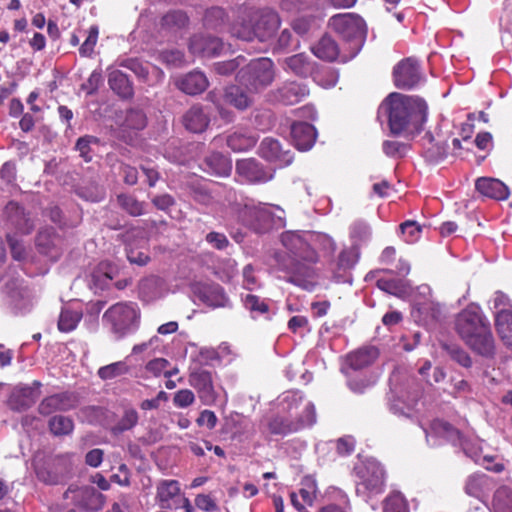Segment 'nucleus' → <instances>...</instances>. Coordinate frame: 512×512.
Masks as SVG:
<instances>
[{
	"label": "nucleus",
	"instance_id": "obj_1",
	"mask_svg": "<svg viewBox=\"0 0 512 512\" xmlns=\"http://www.w3.org/2000/svg\"><path fill=\"white\" fill-rule=\"evenodd\" d=\"M380 110L388 115L389 128L394 135H414L427 119V104L423 99L396 92L384 100Z\"/></svg>",
	"mask_w": 512,
	"mask_h": 512
},
{
	"label": "nucleus",
	"instance_id": "obj_2",
	"mask_svg": "<svg viewBox=\"0 0 512 512\" xmlns=\"http://www.w3.org/2000/svg\"><path fill=\"white\" fill-rule=\"evenodd\" d=\"M281 242L289 253L288 260L283 263V269L289 274L288 281L303 289L312 290L315 286L312 264L318 260L316 251L298 232L283 233Z\"/></svg>",
	"mask_w": 512,
	"mask_h": 512
},
{
	"label": "nucleus",
	"instance_id": "obj_3",
	"mask_svg": "<svg viewBox=\"0 0 512 512\" xmlns=\"http://www.w3.org/2000/svg\"><path fill=\"white\" fill-rule=\"evenodd\" d=\"M456 330L465 343L478 354H494V338L490 323L477 304L468 305L456 318Z\"/></svg>",
	"mask_w": 512,
	"mask_h": 512
},
{
	"label": "nucleus",
	"instance_id": "obj_4",
	"mask_svg": "<svg viewBox=\"0 0 512 512\" xmlns=\"http://www.w3.org/2000/svg\"><path fill=\"white\" fill-rule=\"evenodd\" d=\"M272 209L284 214V211L278 206H271L263 203L256 205L252 202H247L240 210L239 218L246 226L258 233H263L273 226H284L283 217L275 214Z\"/></svg>",
	"mask_w": 512,
	"mask_h": 512
},
{
	"label": "nucleus",
	"instance_id": "obj_5",
	"mask_svg": "<svg viewBox=\"0 0 512 512\" xmlns=\"http://www.w3.org/2000/svg\"><path fill=\"white\" fill-rule=\"evenodd\" d=\"M103 320L118 338H122L138 328L140 311L135 303H117L104 313Z\"/></svg>",
	"mask_w": 512,
	"mask_h": 512
},
{
	"label": "nucleus",
	"instance_id": "obj_6",
	"mask_svg": "<svg viewBox=\"0 0 512 512\" xmlns=\"http://www.w3.org/2000/svg\"><path fill=\"white\" fill-rule=\"evenodd\" d=\"M237 77L247 89L259 92L273 82L274 64L269 58L253 59L239 71Z\"/></svg>",
	"mask_w": 512,
	"mask_h": 512
},
{
	"label": "nucleus",
	"instance_id": "obj_7",
	"mask_svg": "<svg viewBox=\"0 0 512 512\" xmlns=\"http://www.w3.org/2000/svg\"><path fill=\"white\" fill-rule=\"evenodd\" d=\"M329 25L344 40L350 42L353 56L356 55L366 37L364 20L356 14L343 13L331 17Z\"/></svg>",
	"mask_w": 512,
	"mask_h": 512
},
{
	"label": "nucleus",
	"instance_id": "obj_8",
	"mask_svg": "<svg viewBox=\"0 0 512 512\" xmlns=\"http://www.w3.org/2000/svg\"><path fill=\"white\" fill-rule=\"evenodd\" d=\"M303 412L305 416H300L295 419L289 415H276L268 422L269 432L271 434L285 436L290 433L298 432L305 427L312 426L316 422L314 404L306 403L303 406Z\"/></svg>",
	"mask_w": 512,
	"mask_h": 512
},
{
	"label": "nucleus",
	"instance_id": "obj_9",
	"mask_svg": "<svg viewBox=\"0 0 512 512\" xmlns=\"http://www.w3.org/2000/svg\"><path fill=\"white\" fill-rule=\"evenodd\" d=\"M64 497L71 498L72 503L86 512H97L105 504L106 497L94 487H73L70 486L64 493Z\"/></svg>",
	"mask_w": 512,
	"mask_h": 512
},
{
	"label": "nucleus",
	"instance_id": "obj_10",
	"mask_svg": "<svg viewBox=\"0 0 512 512\" xmlns=\"http://www.w3.org/2000/svg\"><path fill=\"white\" fill-rule=\"evenodd\" d=\"M253 22L255 40L262 43L267 42L275 35L281 23L279 15L269 8L253 9Z\"/></svg>",
	"mask_w": 512,
	"mask_h": 512
},
{
	"label": "nucleus",
	"instance_id": "obj_11",
	"mask_svg": "<svg viewBox=\"0 0 512 512\" xmlns=\"http://www.w3.org/2000/svg\"><path fill=\"white\" fill-rule=\"evenodd\" d=\"M235 171L240 181L252 184L268 182L274 176L272 169L264 167L254 158L238 160Z\"/></svg>",
	"mask_w": 512,
	"mask_h": 512
},
{
	"label": "nucleus",
	"instance_id": "obj_12",
	"mask_svg": "<svg viewBox=\"0 0 512 512\" xmlns=\"http://www.w3.org/2000/svg\"><path fill=\"white\" fill-rule=\"evenodd\" d=\"M394 84L400 89H412L423 79L419 63L414 58L399 62L393 70Z\"/></svg>",
	"mask_w": 512,
	"mask_h": 512
},
{
	"label": "nucleus",
	"instance_id": "obj_13",
	"mask_svg": "<svg viewBox=\"0 0 512 512\" xmlns=\"http://www.w3.org/2000/svg\"><path fill=\"white\" fill-rule=\"evenodd\" d=\"M189 384L196 389L198 397L204 405H214L217 401V392L213 385L211 372L205 369H196L189 375Z\"/></svg>",
	"mask_w": 512,
	"mask_h": 512
},
{
	"label": "nucleus",
	"instance_id": "obj_14",
	"mask_svg": "<svg viewBox=\"0 0 512 512\" xmlns=\"http://www.w3.org/2000/svg\"><path fill=\"white\" fill-rule=\"evenodd\" d=\"M258 154L267 161L285 167L292 163L293 154L290 150H283L280 142L274 138H264L258 148Z\"/></svg>",
	"mask_w": 512,
	"mask_h": 512
},
{
	"label": "nucleus",
	"instance_id": "obj_15",
	"mask_svg": "<svg viewBox=\"0 0 512 512\" xmlns=\"http://www.w3.org/2000/svg\"><path fill=\"white\" fill-rule=\"evenodd\" d=\"M6 221L22 234H29L34 229V221L15 201L7 203L3 210Z\"/></svg>",
	"mask_w": 512,
	"mask_h": 512
},
{
	"label": "nucleus",
	"instance_id": "obj_16",
	"mask_svg": "<svg viewBox=\"0 0 512 512\" xmlns=\"http://www.w3.org/2000/svg\"><path fill=\"white\" fill-rule=\"evenodd\" d=\"M384 476V469L380 463L368 461L363 471H361V482L359 485L370 493L378 494L383 491Z\"/></svg>",
	"mask_w": 512,
	"mask_h": 512
},
{
	"label": "nucleus",
	"instance_id": "obj_17",
	"mask_svg": "<svg viewBox=\"0 0 512 512\" xmlns=\"http://www.w3.org/2000/svg\"><path fill=\"white\" fill-rule=\"evenodd\" d=\"M253 30V9L245 8L240 10L230 26L231 35L242 41L252 42L255 40Z\"/></svg>",
	"mask_w": 512,
	"mask_h": 512
},
{
	"label": "nucleus",
	"instance_id": "obj_18",
	"mask_svg": "<svg viewBox=\"0 0 512 512\" xmlns=\"http://www.w3.org/2000/svg\"><path fill=\"white\" fill-rule=\"evenodd\" d=\"M424 431L426 433L427 442L431 446L439 445L440 439L453 443H456L458 440H460L459 431L448 422L439 419L433 420L430 423L429 428L424 429Z\"/></svg>",
	"mask_w": 512,
	"mask_h": 512
},
{
	"label": "nucleus",
	"instance_id": "obj_19",
	"mask_svg": "<svg viewBox=\"0 0 512 512\" xmlns=\"http://www.w3.org/2000/svg\"><path fill=\"white\" fill-rule=\"evenodd\" d=\"M189 49L195 55L212 57L221 53L224 49V44L217 37L195 35L190 40Z\"/></svg>",
	"mask_w": 512,
	"mask_h": 512
},
{
	"label": "nucleus",
	"instance_id": "obj_20",
	"mask_svg": "<svg viewBox=\"0 0 512 512\" xmlns=\"http://www.w3.org/2000/svg\"><path fill=\"white\" fill-rule=\"evenodd\" d=\"M175 86L185 94L197 95L202 93L208 87V79L200 71H192L185 75L176 77Z\"/></svg>",
	"mask_w": 512,
	"mask_h": 512
},
{
	"label": "nucleus",
	"instance_id": "obj_21",
	"mask_svg": "<svg viewBox=\"0 0 512 512\" xmlns=\"http://www.w3.org/2000/svg\"><path fill=\"white\" fill-rule=\"evenodd\" d=\"M314 126L306 122H295L291 126V137L295 147L300 151L312 148L316 140Z\"/></svg>",
	"mask_w": 512,
	"mask_h": 512
},
{
	"label": "nucleus",
	"instance_id": "obj_22",
	"mask_svg": "<svg viewBox=\"0 0 512 512\" xmlns=\"http://www.w3.org/2000/svg\"><path fill=\"white\" fill-rule=\"evenodd\" d=\"M424 153L429 161L437 162L443 159L447 154L446 139L437 132L435 135L426 132L422 137Z\"/></svg>",
	"mask_w": 512,
	"mask_h": 512
},
{
	"label": "nucleus",
	"instance_id": "obj_23",
	"mask_svg": "<svg viewBox=\"0 0 512 512\" xmlns=\"http://www.w3.org/2000/svg\"><path fill=\"white\" fill-rule=\"evenodd\" d=\"M76 405L72 394L60 393L46 397L39 404L38 410L42 415H49L56 411H68Z\"/></svg>",
	"mask_w": 512,
	"mask_h": 512
},
{
	"label": "nucleus",
	"instance_id": "obj_24",
	"mask_svg": "<svg viewBox=\"0 0 512 512\" xmlns=\"http://www.w3.org/2000/svg\"><path fill=\"white\" fill-rule=\"evenodd\" d=\"M308 94L309 89L305 84L287 82L275 92V99L285 105H294L302 101Z\"/></svg>",
	"mask_w": 512,
	"mask_h": 512
},
{
	"label": "nucleus",
	"instance_id": "obj_25",
	"mask_svg": "<svg viewBox=\"0 0 512 512\" xmlns=\"http://www.w3.org/2000/svg\"><path fill=\"white\" fill-rule=\"evenodd\" d=\"M62 239L52 228L40 231L36 238L38 250L52 259H57L62 250Z\"/></svg>",
	"mask_w": 512,
	"mask_h": 512
},
{
	"label": "nucleus",
	"instance_id": "obj_26",
	"mask_svg": "<svg viewBox=\"0 0 512 512\" xmlns=\"http://www.w3.org/2000/svg\"><path fill=\"white\" fill-rule=\"evenodd\" d=\"M200 300L213 308L230 306L229 298L218 284H206L198 287Z\"/></svg>",
	"mask_w": 512,
	"mask_h": 512
},
{
	"label": "nucleus",
	"instance_id": "obj_27",
	"mask_svg": "<svg viewBox=\"0 0 512 512\" xmlns=\"http://www.w3.org/2000/svg\"><path fill=\"white\" fill-rule=\"evenodd\" d=\"M306 403L311 402L306 401L303 394L299 391H287L279 397L280 409L290 417H294V419L300 416H305L303 406Z\"/></svg>",
	"mask_w": 512,
	"mask_h": 512
},
{
	"label": "nucleus",
	"instance_id": "obj_28",
	"mask_svg": "<svg viewBox=\"0 0 512 512\" xmlns=\"http://www.w3.org/2000/svg\"><path fill=\"white\" fill-rule=\"evenodd\" d=\"M476 189L482 195L496 200H505L509 196L508 187L495 178H479L476 181Z\"/></svg>",
	"mask_w": 512,
	"mask_h": 512
},
{
	"label": "nucleus",
	"instance_id": "obj_29",
	"mask_svg": "<svg viewBox=\"0 0 512 512\" xmlns=\"http://www.w3.org/2000/svg\"><path fill=\"white\" fill-rule=\"evenodd\" d=\"M164 294L165 282L158 276H148L139 283V295L146 302L157 300Z\"/></svg>",
	"mask_w": 512,
	"mask_h": 512
},
{
	"label": "nucleus",
	"instance_id": "obj_30",
	"mask_svg": "<svg viewBox=\"0 0 512 512\" xmlns=\"http://www.w3.org/2000/svg\"><path fill=\"white\" fill-rule=\"evenodd\" d=\"M182 122L190 132L201 133L208 127L210 119L200 105H194L183 115Z\"/></svg>",
	"mask_w": 512,
	"mask_h": 512
},
{
	"label": "nucleus",
	"instance_id": "obj_31",
	"mask_svg": "<svg viewBox=\"0 0 512 512\" xmlns=\"http://www.w3.org/2000/svg\"><path fill=\"white\" fill-rule=\"evenodd\" d=\"M283 69L297 76L307 77L314 70V62L306 54L299 53L285 58Z\"/></svg>",
	"mask_w": 512,
	"mask_h": 512
},
{
	"label": "nucleus",
	"instance_id": "obj_32",
	"mask_svg": "<svg viewBox=\"0 0 512 512\" xmlns=\"http://www.w3.org/2000/svg\"><path fill=\"white\" fill-rule=\"evenodd\" d=\"M256 136L246 129H239L227 136L226 143L234 152H245L253 148Z\"/></svg>",
	"mask_w": 512,
	"mask_h": 512
},
{
	"label": "nucleus",
	"instance_id": "obj_33",
	"mask_svg": "<svg viewBox=\"0 0 512 512\" xmlns=\"http://www.w3.org/2000/svg\"><path fill=\"white\" fill-rule=\"evenodd\" d=\"M204 170L217 176H228L232 170L231 160L221 153H211L205 157Z\"/></svg>",
	"mask_w": 512,
	"mask_h": 512
},
{
	"label": "nucleus",
	"instance_id": "obj_34",
	"mask_svg": "<svg viewBox=\"0 0 512 512\" xmlns=\"http://www.w3.org/2000/svg\"><path fill=\"white\" fill-rule=\"evenodd\" d=\"M378 355L379 351L376 347L367 346L349 354L347 362L352 369L360 370L371 365L378 358Z\"/></svg>",
	"mask_w": 512,
	"mask_h": 512
},
{
	"label": "nucleus",
	"instance_id": "obj_35",
	"mask_svg": "<svg viewBox=\"0 0 512 512\" xmlns=\"http://www.w3.org/2000/svg\"><path fill=\"white\" fill-rule=\"evenodd\" d=\"M156 489V500L163 509H170V501L180 494V485L176 480H162Z\"/></svg>",
	"mask_w": 512,
	"mask_h": 512
},
{
	"label": "nucleus",
	"instance_id": "obj_36",
	"mask_svg": "<svg viewBox=\"0 0 512 512\" xmlns=\"http://www.w3.org/2000/svg\"><path fill=\"white\" fill-rule=\"evenodd\" d=\"M313 54L324 61H334L339 57V47L330 36H323L313 47Z\"/></svg>",
	"mask_w": 512,
	"mask_h": 512
},
{
	"label": "nucleus",
	"instance_id": "obj_37",
	"mask_svg": "<svg viewBox=\"0 0 512 512\" xmlns=\"http://www.w3.org/2000/svg\"><path fill=\"white\" fill-rule=\"evenodd\" d=\"M495 327L504 345L512 349V312H496Z\"/></svg>",
	"mask_w": 512,
	"mask_h": 512
},
{
	"label": "nucleus",
	"instance_id": "obj_38",
	"mask_svg": "<svg viewBox=\"0 0 512 512\" xmlns=\"http://www.w3.org/2000/svg\"><path fill=\"white\" fill-rule=\"evenodd\" d=\"M39 382H34L33 386H24L19 388L12 396V401L16 402L17 409H27L32 406L39 397Z\"/></svg>",
	"mask_w": 512,
	"mask_h": 512
},
{
	"label": "nucleus",
	"instance_id": "obj_39",
	"mask_svg": "<svg viewBox=\"0 0 512 512\" xmlns=\"http://www.w3.org/2000/svg\"><path fill=\"white\" fill-rule=\"evenodd\" d=\"M108 84L122 98H129L133 95V88L128 77L120 70L109 72Z\"/></svg>",
	"mask_w": 512,
	"mask_h": 512
},
{
	"label": "nucleus",
	"instance_id": "obj_40",
	"mask_svg": "<svg viewBox=\"0 0 512 512\" xmlns=\"http://www.w3.org/2000/svg\"><path fill=\"white\" fill-rule=\"evenodd\" d=\"M224 99L228 104L239 110L248 108L252 103L250 96H248L242 88L236 85L228 86L225 89Z\"/></svg>",
	"mask_w": 512,
	"mask_h": 512
},
{
	"label": "nucleus",
	"instance_id": "obj_41",
	"mask_svg": "<svg viewBox=\"0 0 512 512\" xmlns=\"http://www.w3.org/2000/svg\"><path fill=\"white\" fill-rule=\"evenodd\" d=\"M488 485V477L485 474L474 473L467 477L464 491L468 496L481 499Z\"/></svg>",
	"mask_w": 512,
	"mask_h": 512
},
{
	"label": "nucleus",
	"instance_id": "obj_42",
	"mask_svg": "<svg viewBox=\"0 0 512 512\" xmlns=\"http://www.w3.org/2000/svg\"><path fill=\"white\" fill-rule=\"evenodd\" d=\"M130 371L126 361H117L101 366L97 370V376L103 381H110L128 374Z\"/></svg>",
	"mask_w": 512,
	"mask_h": 512
},
{
	"label": "nucleus",
	"instance_id": "obj_43",
	"mask_svg": "<svg viewBox=\"0 0 512 512\" xmlns=\"http://www.w3.org/2000/svg\"><path fill=\"white\" fill-rule=\"evenodd\" d=\"M242 301L247 310L250 311L252 317L254 319L265 316L266 319H269V306L264 299L259 298L253 294H246L242 297Z\"/></svg>",
	"mask_w": 512,
	"mask_h": 512
},
{
	"label": "nucleus",
	"instance_id": "obj_44",
	"mask_svg": "<svg viewBox=\"0 0 512 512\" xmlns=\"http://www.w3.org/2000/svg\"><path fill=\"white\" fill-rule=\"evenodd\" d=\"M117 203L124 211L133 217L141 216L145 212V203L130 194H119L117 196Z\"/></svg>",
	"mask_w": 512,
	"mask_h": 512
},
{
	"label": "nucleus",
	"instance_id": "obj_45",
	"mask_svg": "<svg viewBox=\"0 0 512 512\" xmlns=\"http://www.w3.org/2000/svg\"><path fill=\"white\" fill-rule=\"evenodd\" d=\"M494 512H512V489L507 486L499 487L493 496Z\"/></svg>",
	"mask_w": 512,
	"mask_h": 512
},
{
	"label": "nucleus",
	"instance_id": "obj_46",
	"mask_svg": "<svg viewBox=\"0 0 512 512\" xmlns=\"http://www.w3.org/2000/svg\"><path fill=\"white\" fill-rule=\"evenodd\" d=\"M81 318V312L70 308H63L59 316L58 328L62 332H71L77 327Z\"/></svg>",
	"mask_w": 512,
	"mask_h": 512
},
{
	"label": "nucleus",
	"instance_id": "obj_47",
	"mask_svg": "<svg viewBox=\"0 0 512 512\" xmlns=\"http://www.w3.org/2000/svg\"><path fill=\"white\" fill-rule=\"evenodd\" d=\"M138 419V412L133 408H127L124 410L122 417L112 427L111 432L114 435H118L130 430L138 423Z\"/></svg>",
	"mask_w": 512,
	"mask_h": 512
},
{
	"label": "nucleus",
	"instance_id": "obj_48",
	"mask_svg": "<svg viewBox=\"0 0 512 512\" xmlns=\"http://www.w3.org/2000/svg\"><path fill=\"white\" fill-rule=\"evenodd\" d=\"M49 428L55 436H63L73 431L74 423L69 417L56 415L49 420Z\"/></svg>",
	"mask_w": 512,
	"mask_h": 512
},
{
	"label": "nucleus",
	"instance_id": "obj_49",
	"mask_svg": "<svg viewBox=\"0 0 512 512\" xmlns=\"http://www.w3.org/2000/svg\"><path fill=\"white\" fill-rule=\"evenodd\" d=\"M383 512H409L408 503L401 493L394 492L385 498Z\"/></svg>",
	"mask_w": 512,
	"mask_h": 512
},
{
	"label": "nucleus",
	"instance_id": "obj_50",
	"mask_svg": "<svg viewBox=\"0 0 512 512\" xmlns=\"http://www.w3.org/2000/svg\"><path fill=\"white\" fill-rule=\"evenodd\" d=\"M458 441L466 456L471 458L475 463L483 464L485 461H492V458L488 456H484L483 461H481L482 448L478 441L462 440L461 438Z\"/></svg>",
	"mask_w": 512,
	"mask_h": 512
},
{
	"label": "nucleus",
	"instance_id": "obj_51",
	"mask_svg": "<svg viewBox=\"0 0 512 512\" xmlns=\"http://www.w3.org/2000/svg\"><path fill=\"white\" fill-rule=\"evenodd\" d=\"M358 260V252L355 248L344 249L338 256L336 261L337 273L345 272L351 269Z\"/></svg>",
	"mask_w": 512,
	"mask_h": 512
},
{
	"label": "nucleus",
	"instance_id": "obj_52",
	"mask_svg": "<svg viewBox=\"0 0 512 512\" xmlns=\"http://www.w3.org/2000/svg\"><path fill=\"white\" fill-rule=\"evenodd\" d=\"M99 139L91 136V135H85L83 137H80L76 142V150L79 151L80 156L86 161L89 162L92 159L91 156V145L92 144H98Z\"/></svg>",
	"mask_w": 512,
	"mask_h": 512
},
{
	"label": "nucleus",
	"instance_id": "obj_53",
	"mask_svg": "<svg viewBox=\"0 0 512 512\" xmlns=\"http://www.w3.org/2000/svg\"><path fill=\"white\" fill-rule=\"evenodd\" d=\"M98 33V27H90L88 36L79 49L81 56L89 57L92 55L98 40Z\"/></svg>",
	"mask_w": 512,
	"mask_h": 512
},
{
	"label": "nucleus",
	"instance_id": "obj_54",
	"mask_svg": "<svg viewBox=\"0 0 512 512\" xmlns=\"http://www.w3.org/2000/svg\"><path fill=\"white\" fill-rule=\"evenodd\" d=\"M245 62L243 56H238L235 59L217 62L214 65L215 71L221 75H229L234 72L240 65Z\"/></svg>",
	"mask_w": 512,
	"mask_h": 512
},
{
	"label": "nucleus",
	"instance_id": "obj_55",
	"mask_svg": "<svg viewBox=\"0 0 512 512\" xmlns=\"http://www.w3.org/2000/svg\"><path fill=\"white\" fill-rule=\"evenodd\" d=\"M402 234L405 236V241L408 243L415 242L421 233V227L415 221H405L400 225Z\"/></svg>",
	"mask_w": 512,
	"mask_h": 512
},
{
	"label": "nucleus",
	"instance_id": "obj_56",
	"mask_svg": "<svg viewBox=\"0 0 512 512\" xmlns=\"http://www.w3.org/2000/svg\"><path fill=\"white\" fill-rule=\"evenodd\" d=\"M407 146L399 141H384L383 151L389 157H402L405 155Z\"/></svg>",
	"mask_w": 512,
	"mask_h": 512
},
{
	"label": "nucleus",
	"instance_id": "obj_57",
	"mask_svg": "<svg viewBox=\"0 0 512 512\" xmlns=\"http://www.w3.org/2000/svg\"><path fill=\"white\" fill-rule=\"evenodd\" d=\"M195 401L194 393L189 389H182L175 393L173 403L176 407L186 408Z\"/></svg>",
	"mask_w": 512,
	"mask_h": 512
},
{
	"label": "nucleus",
	"instance_id": "obj_58",
	"mask_svg": "<svg viewBox=\"0 0 512 512\" xmlns=\"http://www.w3.org/2000/svg\"><path fill=\"white\" fill-rule=\"evenodd\" d=\"M168 367H170V362L168 360L164 358H155L146 364L145 369L153 376L158 377L162 374L164 375L166 368Z\"/></svg>",
	"mask_w": 512,
	"mask_h": 512
},
{
	"label": "nucleus",
	"instance_id": "obj_59",
	"mask_svg": "<svg viewBox=\"0 0 512 512\" xmlns=\"http://www.w3.org/2000/svg\"><path fill=\"white\" fill-rule=\"evenodd\" d=\"M351 236L359 241L367 240L371 235L370 226L363 221H356L351 226Z\"/></svg>",
	"mask_w": 512,
	"mask_h": 512
},
{
	"label": "nucleus",
	"instance_id": "obj_60",
	"mask_svg": "<svg viewBox=\"0 0 512 512\" xmlns=\"http://www.w3.org/2000/svg\"><path fill=\"white\" fill-rule=\"evenodd\" d=\"M493 308L496 312L506 311L512 312V303L509 297L501 291H497L493 296Z\"/></svg>",
	"mask_w": 512,
	"mask_h": 512
},
{
	"label": "nucleus",
	"instance_id": "obj_61",
	"mask_svg": "<svg viewBox=\"0 0 512 512\" xmlns=\"http://www.w3.org/2000/svg\"><path fill=\"white\" fill-rule=\"evenodd\" d=\"M163 24L166 26H177V27H183L187 24L188 18L185 15V13L181 11H173L170 13H167L163 19Z\"/></svg>",
	"mask_w": 512,
	"mask_h": 512
},
{
	"label": "nucleus",
	"instance_id": "obj_62",
	"mask_svg": "<svg viewBox=\"0 0 512 512\" xmlns=\"http://www.w3.org/2000/svg\"><path fill=\"white\" fill-rule=\"evenodd\" d=\"M377 287L392 295H400L404 291L401 282L396 280L378 279Z\"/></svg>",
	"mask_w": 512,
	"mask_h": 512
},
{
	"label": "nucleus",
	"instance_id": "obj_63",
	"mask_svg": "<svg viewBox=\"0 0 512 512\" xmlns=\"http://www.w3.org/2000/svg\"><path fill=\"white\" fill-rule=\"evenodd\" d=\"M297 494L305 505L311 506L316 497V483L314 481L306 482L305 487H302Z\"/></svg>",
	"mask_w": 512,
	"mask_h": 512
},
{
	"label": "nucleus",
	"instance_id": "obj_64",
	"mask_svg": "<svg viewBox=\"0 0 512 512\" xmlns=\"http://www.w3.org/2000/svg\"><path fill=\"white\" fill-rule=\"evenodd\" d=\"M162 60L168 65L181 66L184 63V54L179 50H166L161 53Z\"/></svg>",
	"mask_w": 512,
	"mask_h": 512
}]
</instances>
